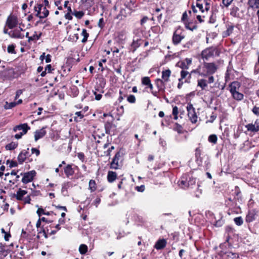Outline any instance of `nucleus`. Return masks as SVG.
Segmentation results:
<instances>
[{
  "label": "nucleus",
  "mask_w": 259,
  "mask_h": 259,
  "mask_svg": "<svg viewBox=\"0 0 259 259\" xmlns=\"http://www.w3.org/2000/svg\"><path fill=\"white\" fill-rule=\"evenodd\" d=\"M192 64L191 58H186L184 60L179 61L177 63V66L181 68L182 70H187Z\"/></svg>",
  "instance_id": "423d86ee"
},
{
  "label": "nucleus",
  "mask_w": 259,
  "mask_h": 259,
  "mask_svg": "<svg viewBox=\"0 0 259 259\" xmlns=\"http://www.w3.org/2000/svg\"><path fill=\"white\" fill-rule=\"evenodd\" d=\"M185 27L187 29L191 30L192 31L197 28V26L196 25H192V24L190 23H186Z\"/></svg>",
  "instance_id": "37998d69"
},
{
  "label": "nucleus",
  "mask_w": 259,
  "mask_h": 259,
  "mask_svg": "<svg viewBox=\"0 0 259 259\" xmlns=\"http://www.w3.org/2000/svg\"><path fill=\"white\" fill-rule=\"evenodd\" d=\"M18 146L17 143L14 142H11V143L8 144L6 146V149L8 150H12L15 149Z\"/></svg>",
  "instance_id": "c9c22d12"
},
{
  "label": "nucleus",
  "mask_w": 259,
  "mask_h": 259,
  "mask_svg": "<svg viewBox=\"0 0 259 259\" xmlns=\"http://www.w3.org/2000/svg\"><path fill=\"white\" fill-rule=\"evenodd\" d=\"M252 111L256 115H257V116L259 115V107L254 106L253 108Z\"/></svg>",
  "instance_id": "5fc2aeb1"
},
{
  "label": "nucleus",
  "mask_w": 259,
  "mask_h": 259,
  "mask_svg": "<svg viewBox=\"0 0 259 259\" xmlns=\"http://www.w3.org/2000/svg\"><path fill=\"white\" fill-rule=\"evenodd\" d=\"M234 221L237 226H241L243 223V220L241 217H238L234 218Z\"/></svg>",
  "instance_id": "ea45409f"
},
{
  "label": "nucleus",
  "mask_w": 259,
  "mask_h": 259,
  "mask_svg": "<svg viewBox=\"0 0 259 259\" xmlns=\"http://www.w3.org/2000/svg\"><path fill=\"white\" fill-rule=\"evenodd\" d=\"M208 79V83H212L214 81V78L213 76L211 75H209Z\"/></svg>",
  "instance_id": "680f3d73"
},
{
  "label": "nucleus",
  "mask_w": 259,
  "mask_h": 259,
  "mask_svg": "<svg viewBox=\"0 0 259 259\" xmlns=\"http://www.w3.org/2000/svg\"><path fill=\"white\" fill-rule=\"evenodd\" d=\"M89 189L90 190L91 192H94L96 189V183L95 180H91L89 182Z\"/></svg>",
  "instance_id": "c756f323"
},
{
  "label": "nucleus",
  "mask_w": 259,
  "mask_h": 259,
  "mask_svg": "<svg viewBox=\"0 0 259 259\" xmlns=\"http://www.w3.org/2000/svg\"><path fill=\"white\" fill-rule=\"evenodd\" d=\"M188 188H192L193 186L195 185L196 179L188 176Z\"/></svg>",
  "instance_id": "c85d7f7f"
},
{
  "label": "nucleus",
  "mask_w": 259,
  "mask_h": 259,
  "mask_svg": "<svg viewBox=\"0 0 259 259\" xmlns=\"http://www.w3.org/2000/svg\"><path fill=\"white\" fill-rule=\"evenodd\" d=\"M36 213L39 217H40L42 214L47 215H49L50 214V212H45V210L42 208H38Z\"/></svg>",
  "instance_id": "58836bf2"
},
{
  "label": "nucleus",
  "mask_w": 259,
  "mask_h": 259,
  "mask_svg": "<svg viewBox=\"0 0 259 259\" xmlns=\"http://www.w3.org/2000/svg\"><path fill=\"white\" fill-rule=\"evenodd\" d=\"M188 175L185 174L183 175L181 177V179L178 181V184L181 188L183 189L188 188Z\"/></svg>",
  "instance_id": "ddd939ff"
},
{
  "label": "nucleus",
  "mask_w": 259,
  "mask_h": 259,
  "mask_svg": "<svg viewBox=\"0 0 259 259\" xmlns=\"http://www.w3.org/2000/svg\"><path fill=\"white\" fill-rule=\"evenodd\" d=\"M210 0H204L205 10L206 11H208L210 9Z\"/></svg>",
  "instance_id": "603ef678"
},
{
  "label": "nucleus",
  "mask_w": 259,
  "mask_h": 259,
  "mask_svg": "<svg viewBox=\"0 0 259 259\" xmlns=\"http://www.w3.org/2000/svg\"><path fill=\"white\" fill-rule=\"evenodd\" d=\"M71 14H70V13H67L65 15V18L66 19H68L69 20H71L72 19V16H71Z\"/></svg>",
  "instance_id": "052dcab7"
},
{
  "label": "nucleus",
  "mask_w": 259,
  "mask_h": 259,
  "mask_svg": "<svg viewBox=\"0 0 259 259\" xmlns=\"http://www.w3.org/2000/svg\"><path fill=\"white\" fill-rule=\"evenodd\" d=\"M28 150L29 148H27V150H23L19 153L18 156V160L19 163L22 164L26 158L29 156Z\"/></svg>",
  "instance_id": "f8f14e48"
},
{
  "label": "nucleus",
  "mask_w": 259,
  "mask_h": 259,
  "mask_svg": "<svg viewBox=\"0 0 259 259\" xmlns=\"http://www.w3.org/2000/svg\"><path fill=\"white\" fill-rule=\"evenodd\" d=\"M200 155H201V151L198 148H196V149L195 150V156H196L197 161H198L199 158H201Z\"/></svg>",
  "instance_id": "8fccbe9b"
},
{
  "label": "nucleus",
  "mask_w": 259,
  "mask_h": 259,
  "mask_svg": "<svg viewBox=\"0 0 259 259\" xmlns=\"http://www.w3.org/2000/svg\"><path fill=\"white\" fill-rule=\"evenodd\" d=\"M72 15L77 19H81L84 16V13L83 11H74L72 13Z\"/></svg>",
  "instance_id": "e433bc0d"
},
{
  "label": "nucleus",
  "mask_w": 259,
  "mask_h": 259,
  "mask_svg": "<svg viewBox=\"0 0 259 259\" xmlns=\"http://www.w3.org/2000/svg\"><path fill=\"white\" fill-rule=\"evenodd\" d=\"M156 85L158 89V91H163L165 88V81L161 79H157L155 80Z\"/></svg>",
  "instance_id": "5701e85b"
},
{
  "label": "nucleus",
  "mask_w": 259,
  "mask_h": 259,
  "mask_svg": "<svg viewBox=\"0 0 259 259\" xmlns=\"http://www.w3.org/2000/svg\"><path fill=\"white\" fill-rule=\"evenodd\" d=\"M129 13L130 10L127 7H125V8H121L119 13L117 16V18L120 20H122L127 16Z\"/></svg>",
  "instance_id": "f3484780"
},
{
  "label": "nucleus",
  "mask_w": 259,
  "mask_h": 259,
  "mask_svg": "<svg viewBox=\"0 0 259 259\" xmlns=\"http://www.w3.org/2000/svg\"><path fill=\"white\" fill-rule=\"evenodd\" d=\"M218 67L214 63L205 62L202 68V72L199 73V75L203 77L214 74L217 70Z\"/></svg>",
  "instance_id": "f257e3e1"
},
{
  "label": "nucleus",
  "mask_w": 259,
  "mask_h": 259,
  "mask_svg": "<svg viewBox=\"0 0 259 259\" xmlns=\"http://www.w3.org/2000/svg\"><path fill=\"white\" fill-rule=\"evenodd\" d=\"M18 23L17 17L15 15L11 14L7 18L6 25L10 29H13L17 26Z\"/></svg>",
  "instance_id": "20e7f679"
},
{
  "label": "nucleus",
  "mask_w": 259,
  "mask_h": 259,
  "mask_svg": "<svg viewBox=\"0 0 259 259\" xmlns=\"http://www.w3.org/2000/svg\"><path fill=\"white\" fill-rule=\"evenodd\" d=\"M197 86L201 88L203 90L207 87L206 80L204 79H200L198 80Z\"/></svg>",
  "instance_id": "bb28decb"
},
{
  "label": "nucleus",
  "mask_w": 259,
  "mask_h": 259,
  "mask_svg": "<svg viewBox=\"0 0 259 259\" xmlns=\"http://www.w3.org/2000/svg\"><path fill=\"white\" fill-rule=\"evenodd\" d=\"M27 193V191L25 190H23L21 189H19V190L17 192V194L16 195V197L17 200H22L23 197Z\"/></svg>",
  "instance_id": "a878e982"
},
{
  "label": "nucleus",
  "mask_w": 259,
  "mask_h": 259,
  "mask_svg": "<svg viewBox=\"0 0 259 259\" xmlns=\"http://www.w3.org/2000/svg\"><path fill=\"white\" fill-rule=\"evenodd\" d=\"M127 100L128 102L131 103H134L136 102V98L135 96L133 95H130L127 97Z\"/></svg>",
  "instance_id": "09e8293b"
},
{
  "label": "nucleus",
  "mask_w": 259,
  "mask_h": 259,
  "mask_svg": "<svg viewBox=\"0 0 259 259\" xmlns=\"http://www.w3.org/2000/svg\"><path fill=\"white\" fill-rule=\"evenodd\" d=\"M25 134H23V132H20V133H18V134H17L15 135V137L16 139H20L22 136L24 135H25Z\"/></svg>",
  "instance_id": "0e129e2a"
},
{
  "label": "nucleus",
  "mask_w": 259,
  "mask_h": 259,
  "mask_svg": "<svg viewBox=\"0 0 259 259\" xmlns=\"http://www.w3.org/2000/svg\"><path fill=\"white\" fill-rule=\"evenodd\" d=\"M240 87L239 82L237 81H234L232 82L229 85L230 92L232 94V93L239 91Z\"/></svg>",
  "instance_id": "aec40b11"
},
{
  "label": "nucleus",
  "mask_w": 259,
  "mask_h": 259,
  "mask_svg": "<svg viewBox=\"0 0 259 259\" xmlns=\"http://www.w3.org/2000/svg\"><path fill=\"white\" fill-rule=\"evenodd\" d=\"M248 4L251 8H259V0H249Z\"/></svg>",
  "instance_id": "393cba45"
},
{
  "label": "nucleus",
  "mask_w": 259,
  "mask_h": 259,
  "mask_svg": "<svg viewBox=\"0 0 259 259\" xmlns=\"http://www.w3.org/2000/svg\"><path fill=\"white\" fill-rule=\"evenodd\" d=\"M64 173L67 178L73 176L74 174V170L71 164H68L64 168Z\"/></svg>",
  "instance_id": "6ab92c4d"
},
{
  "label": "nucleus",
  "mask_w": 259,
  "mask_h": 259,
  "mask_svg": "<svg viewBox=\"0 0 259 259\" xmlns=\"http://www.w3.org/2000/svg\"><path fill=\"white\" fill-rule=\"evenodd\" d=\"M181 77L179 78L180 80H184L185 82L190 83L191 78V73L187 70H182L180 72Z\"/></svg>",
  "instance_id": "9b49d317"
},
{
  "label": "nucleus",
  "mask_w": 259,
  "mask_h": 259,
  "mask_svg": "<svg viewBox=\"0 0 259 259\" xmlns=\"http://www.w3.org/2000/svg\"><path fill=\"white\" fill-rule=\"evenodd\" d=\"M178 108L177 106H175L172 109V114L174 115H178Z\"/></svg>",
  "instance_id": "13d9d810"
},
{
  "label": "nucleus",
  "mask_w": 259,
  "mask_h": 259,
  "mask_svg": "<svg viewBox=\"0 0 259 259\" xmlns=\"http://www.w3.org/2000/svg\"><path fill=\"white\" fill-rule=\"evenodd\" d=\"M49 14V11L47 9V8L42 6L41 14V16H40V18H45L47 17Z\"/></svg>",
  "instance_id": "473e14b6"
},
{
  "label": "nucleus",
  "mask_w": 259,
  "mask_h": 259,
  "mask_svg": "<svg viewBox=\"0 0 259 259\" xmlns=\"http://www.w3.org/2000/svg\"><path fill=\"white\" fill-rule=\"evenodd\" d=\"M196 6L199 9V10L202 12H204V10L203 9V5L202 4H200L199 3H196Z\"/></svg>",
  "instance_id": "bf43d9fd"
},
{
  "label": "nucleus",
  "mask_w": 259,
  "mask_h": 259,
  "mask_svg": "<svg viewBox=\"0 0 259 259\" xmlns=\"http://www.w3.org/2000/svg\"><path fill=\"white\" fill-rule=\"evenodd\" d=\"M171 74V71L169 69H167L162 72V79L165 82L169 81V78Z\"/></svg>",
  "instance_id": "4be33fe9"
},
{
  "label": "nucleus",
  "mask_w": 259,
  "mask_h": 259,
  "mask_svg": "<svg viewBox=\"0 0 259 259\" xmlns=\"http://www.w3.org/2000/svg\"><path fill=\"white\" fill-rule=\"evenodd\" d=\"M114 127V125L111 122H107L105 124V127L107 133H109L110 130H111V128Z\"/></svg>",
  "instance_id": "a19ab883"
},
{
  "label": "nucleus",
  "mask_w": 259,
  "mask_h": 259,
  "mask_svg": "<svg viewBox=\"0 0 259 259\" xmlns=\"http://www.w3.org/2000/svg\"><path fill=\"white\" fill-rule=\"evenodd\" d=\"M30 129V127L27 123L19 124L14 127V131H21L23 134H26L28 130Z\"/></svg>",
  "instance_id": "4468645a"
},
{
  "label": "nucleus",
  "mask_w": 259,
  "mask_h": 259,
  "mask_svg": "<svg viewBox=\"0 0 259 259\" xmlns=\"http://www.w3.org/2000/svg\"><path fill=\"white\" fill-rule=\"evenodd\" d=\"M167 242L166 240L164 239H160L157 241L154 245V248L157 250H161L163 249L166 245Z\"/></svg>",
  "instance_id": "2eb2a0df"
},
{
  "label": "nucleus",
  "mask_w": 259,
  "mask_h": 259,
  "mask_svg": "<svg viewBox=\"0 0 259 259\" xmlns=\"http://www.w3.org/2000/svg\"><path fill=\"white\" fill-rule=\"evenodd\" d=\"M31 153L32 154H35L36 156H38L40 154V151L38 149L32 148L31 149Z\"/></svg>",
  "instance_id": "864d4df0"
},
{
  "label": "nucleus",
  "mask_w": 259,
  "mask_h": 259,
  "mask_svg": "<svg viewBox=\"0 0 259 259\" xmlns=\"http://www.w3.org/2000/svg\"><path fill=\"white\" fill-rule=\"evenodd\" d=\"M45 59H46V63H49L51 61V56L49 54H48L46 57H45Z\"/></svg>",
  "instance_id": "774afa93"
},
{
  "label": "nucleus",
  "mask_w": 259,
  "mask_h": 259,
  "mask_svg": "<svg viewBox=\"0 0 259 259\" xmlns=\"http://www.w3.org/2000/svg\"><path fill=\"white\" fill-rule=\"evenodd\" d=\"M140 43H139V40L138 39L135 40H134L132 47L134 48V51L136 50L137 48H138L140 46Z\"/></svg>",
  "instance_id": "c03bdc74"
},
{
  "label": "nucleus",
  "mask_w": 259,
  "mask_h": 259,
  "mask_svg": "<svg viewBox=\"0 0 259 259\" xmlns=\"http://www.w3.org/2000/svg\"><path fill=\"white\" fill-rule=\"evenodd\" d=\"M233 30V26H229L227 28V30L224 32V35L225 36H229L230 35L231 33H232Z\"/></svg>",
  "instance_id": "de8ad7c7"
},
{
  "label": "nucleus",
  "mask_w": 259,
  "mask_h": 259,
  "mask_svg": "<svg viewBox=\"0 0 259 259\" xmlns=\"http://www.w3.org/2000/svg\"><path fill=\"white\" fill-rule=\"evenodd\" d=\"M88 251V246L85 244H81L79 247V251L80 254H84Z\"/></svg>",
  "instance_id": "72a5a7b5"
},
{
  "label": "nucleus",
  "mask_w": 259,
  "mask_h": 259,
  "mask_svg": "<svg viewBox=\"0 0 259 259\" xmlns=\"http://www.w3.org/2000/svg\"><path fill=\"white\" fill-rule=\"evenodd\" d=\"M120 157V154L119 152H117L115 155L111 163L110 168L113 169H117L119 166L118 165V160Z\"/></svg>",
  "instance_id": "dca6fc26"
},
{
  "label": "nucleus",
  "mask_w": 259,
  "mask_h": 259,
  "mask_svg": "<svg viewBox=\"0 0 259 259\" xmlns=\"http://www.w3.org/2000/svg\"><path fill=\"white\" fill-rule=\"evenodd\" d=\"M245 128L249 132L256 133L259 131V120L257 119L254 123H249L245 125Z\"/></svg>",
  "instance_id": "6e6552de"
},
{
  "label": "nucleus",
  "mask_w": 259,
  "mask_h": 259,
  "mask_svg": "<svg viewBox=\"0 0 259 259\" xmlns=\"http://www.w3.org/2000/svg\"><path fill=\"white\" fill-rule=\"evenodd\" d=\"M22 31L23 29L19 27L11 31L9 34L12 38L22 39L24 37V34L21 32Z\"/></svg>",
  "instance_id": "0eeeda50"
},
{
  "label": "nucleus",
  "mask_w": 259,
  "mask_h": 259,
  "mask_svg": "<svg viewBox=\"0 0 259 259\" xmlns=\"http://www.w3.org/2000/svg\"><path fill=\"white\" fill-rule=\"evenodd\" d=\"M257 211L255 209L249 210L246 216L245 221L247 223H250L254 221L257 216Z\"/></svg>",
  "instance_id": "1a4fd4ad"
},
{
  "label": "nucleus",
  "mask_w": 259,
  "mask_h": 259,
  "mask_svg": "<svg viewBox=\"0 0 259 259\" xmlns=\"http://www.w3.org/2000/svg\"><path fill=\"white\" fill-rule=\"evenodd\" d=\"M208 140L210 143H211L213 144H215L217 143V140H218V138H217V135H214V134L210 135L208 137Z\"/></svg>",
  "instance_id": "2f4dec72"
},
{
  "label": "nucleus",
  "mask_w": 259,
  "mask_h": 259,
  "mask_svg": "<svg viewBox=\"0 0 259 259\" xmlns=\"http://www.w3.org/2000/svg\"><path fill=\"white\" fill-rule=\"evenodd\" d=\"M185 37L184 31L180 27L174 32L172 36V43L177 45L180 43L181 40Z\"/></svg>",
  "instance_id": "f03ea898"
},
{
  "label": "nucleus",
  "mask_w": 259,
  "mask_h": 259,
  "mask_svg": "<svg viewBox=\"0 0 259 259\" xmlns=\"http://www.w3.org/2000/svg\"><path fill=\"white\" fill-rule=\"evenodd\" d=\"M46 134V131L45 130L44 128L37 130L34 133V140L35 141H37L40 138L44 137Z\"/></svg>",
  "instance_id": "a211bd4d"
},
{
  "label": "nucleus",
  "mask_w": 259,
  "mask_h": 259,
  "mask_svg": "<svg viewBox=\"0 0 259 259\" xmlns=\"http://www.w3.org/2000/svg\"><path fill=\"white\" fill-rule=\"evenodd\" d=\"M200 185L199 184H197V189L196 192V197H199L200 195L202 194V189H200Z\"/></svg>",
  "instance_id": "3c124183"
},
{
  "label": "nucleus",
  "mask_w": 259,
  "mask_h": 259,
  "mask_svg": "<svg viewBox=\"0 0 259 259\" xmlns=\"http://www.w3.org/2000/svg\"><path fill=\"white\" fill-rule=\"evenodd\" d=\"M15 46L14 45H11L8 46L7 51L9 53L15 54L16 53L15 50Z\"/></svg>",
  "instance_id": "79ce46f5"
},
{
  "label": "nucleus",
  "mask_w": 259,
  "mask_h": 259,
  "mask_svg": "<svg viewBox=\"0 0 259 259\" xmlns=\"http://www.w3.org/2000/svg\"><path fill=\"white\" fill-rule=\"evenodd\" d=\"M95 95V99L97 100H100L102 98V95L101 94H97L96 92H94Z\"/></svg>",
  "instance_id": "4d7b16f0"
},
{
  "label": "nucleus",
  "mask_w": 259,
  "mask_h": 259,
  "mask_svg": "<svg viewBox=\"0 0 259 259\" xmlns=\"http://www.w3.org/2000/svg\"><path fill=\"white\" fill-rule=\"evenodd\" d=\"M233 0H223L222 3L224 6L228 7L230 5Z\"/></svg>",
  "instance_id": "6e6d98bb"
},
{
  "label": "nucleus",
  "mask_w": 259,
  "mask_h": 259,
  "mask_svg": "<svg viewBox=\"0 0 259 259\" xmlns=\"http://www.w3.org/2000/svg\"><path fill=\"white\" fill-rule=\"evenodd\" d=\"M42 8V5L41 4H38L34 7V10L35 12H36V16L39 17V18L40 16H41Z\"/></svg>",
  "instance_id": "cd10ccee"
},
{
  "label": "nucleus",
  "mask_w": 259,
  "mask_h": 259,
  "mask_svg": "<svg viewBox=\"0 0 259 259\" xmlns=\"http://www.w3.org/2000/svg\"><path fill=\"white\" fill-rule=\"evenodd\" d=\"M148 20V18L146 16L144 17L141 20V24L143 25L144 23H145Z\"/></svg>",
  "instance_id": "69168bd1"
},
{
  "label": "nucleus",
  "mask_w": 259,
  "mask_h": 259,
  "mask_svg": "<svg viewBox=\"0 0 259 259\" xmlns=\"http://www.w3.org/2000/svg\"><path fill=\"white\" fill-rule=\"evenodd\" d=\"M117 178L116 172L113 171H109L107 174V180L109 183L113 182Z\"/></svg>",
  "instance_id": "412c9836"
},
{
  "label": "nucleus",
  "mask_w": 259,
  "mask_h": 259,
  "mask_svg": "<svg viewBox=\"0 0 259 259\" xmlns=\"http://www.w3.org/2000/svg\"><path fill=\"white\" fill-rule=\"evenodd\" d=\"M22 94V91L21 90H18L16 92L15 99L18 98Z\"/></svg>",
  "instance_id": "338daca9"
},
{
  "label": "nucleus",
  "mask_w": 259,
  "mask_h": 259,
  "mask_svg": "<svg viewBox=\"0 0 259 259\" xmlns=\"http://www.w3.org/2000/svg\"><path fill=\"white\" fill-rule=\"evenodd\" d=\"M145 187L144 185H142L140 187L138 186L136 187V190L139 192H143L144 191Z\"/></svg>",
  "instance_id": "e2e57ef3"
},
{
  "label": "nucleus",
  "mask_w": 259,
  "mask_h": 259,
  "mask_svg": "<svg viewBox=\"0 0 259 259\" xmlns=\"http://www.w3.org/2000/svg\"><path fill=\"white\" fill-rule=\"evenodd\" d=\"M35 175L36 172L35 170H31L24 173L22 179V182L24 184H27L31 182L33 180Z\"/></svg>",
  "instance_id": "39448f33"
},
{
  "label": "nucleus",
  "mask_w": 259,
  "mask_h": 259,
  "mask_svg": "<svg viewBox=\"0 0 259 259\" xmlns=\"http://www.w3.org/2000/svg\"><path fill=\"white\" fill-rule=\"evenodd\" d=\"M231 94L233 98L236 100L241 101L243 99V94L239 93V91L232 93Z\"/></svg>",
  "instance_id": "b1692460"
},
{
  "label": "nucleus",
  "mask_w": 259,
  "mask_h": 259,
  "mask_svg": "<svg viewBox=\"0 0 259 259\" xmlns=\"http://www.w3.org/2000/svg\"><path fill=\"white\" fill-rule=\"evenodd\" d=\"M84 115L80 111L76 112L74 114V120L76 122H79L83 117Z\"/></svg>",
  "instance_id": "7c9ffc66"
},
{
  "label": "nucleus",
  "mask_w": 259,
  "mask_h": 259,
  "mask_svg": "<svg viewBox=\"0 0 259 259\" xmlns=\"http://www.w3.org/2000/svg\"><path fill=\"white\" fill-rule=\"evenodd\" d=\"M17 105L16 102H13L11 103H8V102H6V104L4 106V108L5 109H10L14 107Z\"/></svg>",
  "instance_id": "f704fd0d"
},
{
  "label": "nucleus",
  "mask_w": 259,
  "mask_h": 259,
  "mask_svg": "<svg viewBox=\"0 0 259 259\" xmlns=\"http://www.w3.org/2000/svg\"><path fill=\"white\" fill-rule=\"evenodd\" d=\"M142 82L144 85H148L151 82L150 79L148 77H144L142 79Z\"/></svg>",
  "instance_id": "a18cd8bd"
},
{
  "label": "nucleus",
  "mask_w": 259,
  "mask_h": 259,
  "mask_svg": "<svg viewBox=\"0 0 259 259\" xmlns=\"http://www.w3.org/2000/svg\"><path fill=\"white\" fill-rule=\"evenodd\" d=\"M81 35L83 36V38L82 39L81 41L82 42L84 43L87 41L89 34L88 33H87V30L83 29L82 31Z\"/></svg>",
  "instance_id": "4c0bfd02"
},
{
  "label": "nucleus",
  "mask_w": 259,
  "mask_h": 259,
  "mask_svg": "<svg viewBox=\"0 0 259 259\" xmlns=\"http://www.w3.org/2000/svg\"><path fill=\"white\" fill-rule=\"evenodd\" d=\"M188 116L192 123H196L197 121L198 116L195 112V109L193 105L189 103L187 106Z\"/></svg>",
  "instance_id": "7ed1b4c3"
},
{
  "label": "nucleus",
  "mask_w": 259,
  "mask_h": 259,
  "mask_svg": "<svg viewBox=\"0 0 259 259\" xmlns=\"http://www.w3.org/2000/svg\"><path fill=\"white\" fill-rule=\"evenodd\" d=\"M214 50L212 48H209L203 50L201 53L202 58L207 60L210 57H212L214 55Z\"/></svg>",
  "instance_id": "9d476101"
},
{
  "label": "nucleus",
  "mask_w": 259,
  "mask_h": 259,
  "mask_svg": "<svg viewBox=\"0 0 259 259\" xmlns=\"http://www.w3.org/2000/svg\"><path fill=\"white\" fill-rule=\"evenodd\" d=\"M40 36V34L37 35L36 34V32H35V34H33L32 36L28 37V41H30L31 40H38Z\"/></svg>",
  "instance_id": "49530a36"
}]
</instances>
